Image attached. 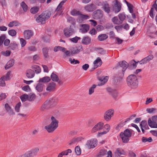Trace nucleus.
Instances as JSON below:
<instances>
[{
	"label": "nucleus",
	"mask_w": 157,
	"mask_h": 157,
	"mask_svg": "<svg viewBox=\"0 0 157 157\" xmlns=\"http://www.w3.org/2000/svg\"><path fill=\"white\" fill-rule=\"evenodd\" d=\"M51 15V12L48 10L45 11L38 16H36V21L37 22H40L43 24H44L45 21L50 18Z\"/></svg>",
	"instance_id": "nucleus-1"
},
{
	"label": "nucleus",
	"mask_w": 157,
	"mask_h": 157,
	"mask_svg": "<svg viewBox=\"0 0 157 157\" xmlns=\"http://www.w3.org/2000/svg\"><path fill=\"white\" fill-rule=\"evenodd\" d=\"M51 119V123L44 127L45 129L49 133L53 132L58 126V121L55 117H52Z\"/></svg>",
	"instance_id": "nucleus-2"
},
{
	"label": "nucleus",
	"mask_w": 157,
	"mask_h": 157,
	"mask_svg": "<svg viewBox=\"0 0 157 157\" xmlns=\"http://www.w3.org/2000/svg\"><path fill=\"white\" fill-rule=\"evenodd\" d=\"M127 81L128 85L132 88H137L138 85L137 78L134 75H129L127 77Z\"/></svg>",
	"instance_id": "nucleus-3"
},
{
	"label": "nucleus",
	"mask_w": 157,
	"mask_h": 157,
	"mask_svg": "<svg viewBox=\"0 0 157 157\" xmlns=\"http://www.w3.org/2000/svg\"><path fill=\"white\" fill-rule=\"evenodd\" d=\"M132 131L131 130L126 129L123 132L120 133V136L123 143H127L129 141V138L132 136Z\"/></svg>",
	"instance_id": "nucleus-4"
},
{
	"label": "nucleus",
	"mask_w": 157,
	"mask_h": 157,
	"mask_svg": "<svg viewBox=\"0 0 157 157\" xmlns=\"http://www.w3.org/2000/svg\"><path fill=\"white\" fill-rule=\"evenodd\" d=\"M97 144V140L95 139H92L87 141L85 146L88 149H90L94 147Z\"/></svg>",
	"instance_id": "nucleus-5"
},
{
	"label": "nucleus",
	"mask_w": 157,
	"mask_h": 157,
	"mask_svg": "<svg viewBox=\"0 0 157 157\" xmlns=\"http://www.w3.org/2000/svg\"><path fill=\"white\" fill-rule=\"evenodd\" d=\"M114 111L112 109H110L105 112L104 115V118L106 121H109L112 116L113 115Z\"/></svg>",
	"instance_id": "nucleus-6"
},
{
	"label": "nucleus",
	"mask_w": 157,
	"mask_h": 157,
	"mask_svg": "<svg viewBox=\"0 0 157 157\" xmlns=\"http://www.w3.org/2000/svg\"><path fill=\"white\" fill-rule=\"evenodd\" d=\"M157 117V116H153L152 117L151 119V118H149L148 123V125L152 128H157V124L156 123V118Z\"/></svg>",
	"instance_id": "nucleus-7"
},
{
	"label": "nucleus",
	"mask_w": 157,
	"mask_h": 157,
	"mask_svg": "<svg viewBox=\"0 0 157 157\" xmlns=\"http://www.w3.org/2000/svg\"><path fill=\"white\" fill-rule=\"evenodd\" d=\"M114 4L113 11L116 13L119 12L121 10V3L117 0H115L113 2Z\"/></svg>",
	"instance_id": "nucleus-8"
},
{
	"label": "nucleus",
	"mask_w": 157,
	"mask_h": 157,
	"mask_svg": "<svg viewBox=\"0 0 157 157\" xmlns=\"http://www.w3.org/2000/svg\"><path fill=\"white\" fill-rule=\"evenodd\" d=\"M75 33L74 29L71 26L65 28L64 30V33L65 36L68 37Z\"/></svg>",
	"instance_id": "nucleus-9"
},
{
	"label": "nucleus",
	"mask_w": 157,
	"mask_h": 157,
	"mask_svg": "<svg viewBox=\"0 0 157 157\" xmlns=\"http://www.w3.org/2000/svg\"><path fill=\"white\" fill-rule=\"evenodd\" d=\"M39 151V148L38 147H35L27 152L31 157H34L37 155Z\"/></svg>",
	"instance_id": "nucleus-10"
},
{
	"label": "nucleus",
	"mask_w": 157,
	"mask_h": 157,
	"mask_svg": "<svg viewBox=\"0 0 157 157\" xmlns=\"http://www.w3.org/2000/svg\"><path fill=\"white\" fill-rule=\"evenodd\" d=\"M104 123L102 122H100L97 123L92 128L91 132L94 133L98 130H101L103 128Z\"/></svg>",
	"instance_id": "nucleus-11"
},
{
	"label": "nucleus",
	"mask_w": 157,
	"mask_h": 157,
	"mask_svg": "<svg viewBox=\"0 0 157 157\" xmlns=\"http://www.w3.org/2000/svg\"><path fill=\"white\" fill-rule=\"evenodd\" d=\"M93 16L95 19H99L101 18L103 16V12L101 10H98L93 12Z\"/></svg>",
	"instance_id": "nucleus-12"
},
{
	"label": "nucleus",
	"mask_w": 157,
	"mask_h": 157,
	"mask_svg": "<svg viewBox=\"0 0 157 157\" xmlns=\"http://www.w3.org/2000/svg\"><path fill=\"white\" fill-rule=\"evenodd\" d=\"M107 153V156L106 157H112V153L110 151H109L107 152V151L105 150H101L98 155V157H102L105 155Z\"/></svg>",
	"instance_id": "nucleus-13"
},
{
	"label": "nucleus",
	"mask_w": 157,
	"mask_h": 157,
	"mask_svg": "<svg viewBox=\"0 0 157 157\" xmlns=\"http://www.w3.org/2000/svg\"><path fill=\"white\" fill-rule=\"evenodd\" d=\"M33 35V33L31 30H25L24 32V37L26 40L29 39Z\"/></svg>",
	"instance_id": "nucleus-14"
},
{
	"label": "nucleus",
	"mask_w": 157,
	"mask_h": 157,
	"mask_svg": "<svg viewBox=\"0 0 157 157\" xmlns=\"http://www.w3.org/2000/svg\"><path fill=\"white\" fill-rule=\"evenodd\" d=\"M154 58V56L152 54H150L147 57L142 59L140 62V64H144L146 63L147 62L152 60Z\"/></svg>",
	"instance_id": "nucleus-15"
},
{
	"label": "nucleus",
	"mask_w": 157,
	"mask_h": 157,
	"mask_svg": "<svg viewBox=\"0 0 157 157\" xmlns=\"http://www.w3.org/2000/svg\"><path fill=\"white\" fill-rule=\"evenodd\" d=\"M80 26V30L81 32L83 33H87L90 29V26L87 24H82Z\"/></svg>",
	"instance_id": "nucleus-16"
},
{
	"label": "nucleus",
	"mask_w": 157,
	"mask_h": 157,
	"mask_svg": "<svg viewBox=\"0 0 157 157\" xmlns=\"http://www.w3.org/2000/svg\"><path fill=\"white\" fill-rule=\"evenodd\" d=\"M102 9L106 13H109L110 12V8L109 4L106 2H103L102 3Z\"/></svg>",
	"instance_id": "nucleus-17"
},
{
	"label": "nucleus",
	"mask_w": 157,
	"mask_h": 157,
	"mask_svg": "<svg viewBox=\"0 0 157 157\" xmlns=\"http://www.w3.org/2000/svg\"><path fill=\"white\" fill-rule=\"evenodd\" d=\"M103 128L104 130V132H98V136H100V135L105 134L109 132L110 129V126L108 124H106L103 126Z\"/></svg>",
	"instance_id": "nucleus-18"
},
{
	"label": "nucleus",
	"mask_w": 157,
	"mask_h": 157,
	"mask_svg": "<svg viewBox=\"0 0 157 157\" xmlns=\"http://www.w3.org/2000/svg\"><path fill=\"white\" fill-rule=\"evenodd\" d=\"M5 108L6 112L8 113L10 115H14L15 114V113L8 104L6 103L5 104Z\"/></svg>",
	"instance_id": "nucleus-19"
},
{
	"label": "nucleus",
	"mask_w": 157,
	"mask_h": 157,
	"mask_svg": "<svg viewBox=\"0 0 157 157\" xmlns=\"http://www.w3.org/2000/svg\"><path fill=\"white\" fill-rule=\"evenodd\" d=\"M125 152L122 149L118 148L117 149L115 153V157H123L120 155H125Z\"/></svg>",
	"instance_id": "nucleus-20"
},
{
	"label": "nucleus",
	"mask_w": 157,
	"mask_h": 157,
	"mask_svg": "<svg viewBox=\"0 0 157 157\" xmlns=\"http://www.w3.org/2000/svg\"><path fill=\"white\" fill-rule=\"evenodd\" d=\"M84 138L82 137H79L73 138L70 142L69 145H71L72 144H75L76 143H78L82 140H83Z\"/></svg>",
	"instance_id": "nucleus-21"
},
{
	"label": "nucleus",
	"mask_w": 157,
	"mask_h": 157,
	"mask_svg": "<svg viewBox=\"0 0 157 157\" xmlns=\"http://www.w3.org/2000/svg\"><path fill=\"white\" fill-rule=\"evenodd\" d=\"M56 86V85L55 83L51 82L48 84L46 88V90L49 91H52L55 89Z\"/></svg>",
	"instance_id": "nucleus-22"
},
{
	"label": "nucleus",
	"mask_w": 157,
	"mask_h": 157,
	"mask_svg": "<svg viewBox=\"0 0 157 157\" xmlns=\"http://www.w3.org/2000/svg\"><path fill=\"white\" fill-rule=\"evenodd\" d=\"M91 41V38L88 36H84L82 40V43L86 45H88L89 44Z\"/></svg>",
	"instance_id": "nucleus-23"
},
{
	"label": "nucleus",
	"mask_w": 157,
	"mask_h": 157,
	"mask_svg": "<svg viewBox=\"0 0 157 157\" xmlns=\"http://www.w3.org/2000/svg\"><path fill=\"white\" fill-rule=\"evenodd\" d=\"M96 8V7L95 5L91 4L90 5H88L85 6V9L88 12H92Z\"/></svg>",
	"instance_id": "nucleus-24"
},
{
	"label": "nucleus",
	"mask_w": 157,
	"mask_h": 157,
	"mask_svg": "<svg viewBox=\"0 0 157 157\" xmlns=\"http://www.w3.org/2000/svg\"><path fill=\"white\" fill-rule=\"evenodd\" d=\"M48 102V101H47L44 102L40 108L41 110L45 111L51 108V106L49 105Z\"/></svg>",
	"instance_id": "nucleus-25"
},
{
	"label": "nucleus",
	"mask_w": 157,
	"mask_h": 157,
	"mask_svg": "<svg viewBox=\"0 0 157 157\" xmlns=\"http://www.w3.org/2000/svg\"><path fill=\"white\" fill-rule=\"evenodd\" d=\"M14 60L13 59H10L6 64L5 69L7 70L12 67L14 64Z\"/></svg>",
	"instance_id": "nucleus-26"
},
{
	"label": "nucleus",
	"mask_w": 157,
	"mask_h": 157,
	"mask_svg": "<svg viewBox=\"0 0 157 157\" xmlns=\"http://www.w3.org/2000/svg\"><path fill=\"white\" fill-rule=\"evenodd\" d=\"M35 75L34 71L31 69H29L27 70L26 72V76L29 78H33Z\"/></svg>",
	"instance_id": "nucleus-27"
},
{
	"label": "nucleus",
	"mask_w": 157,
	"mask_h": 157,
	"mask_svg": "<svg viewBox=\"0 0 157 157\" xmlns=\"http://www.w3.org/2000/svg\"><path fill=\"white\" fill-rule=\"evenodd\" d=\"M119 65L122 67L123 69V72H124L128 66V64L125 61H123L119 63Z\"/></svg>",
	"instance_id": "nucleus-28"
},
{
	"label": "nucleus",
	"mask_w": 157,
	"mask_h": 157,
	"mask_svg": "<svg viewBox=\"0 0 157 157\" xmlns=\"http://www.w3.org/2000/svg\"><path fill=\"white\" fill-rule=\"evenodd\" d=\"M101 60L99 58H98L96 60L94 61V68H95L100 66L102 64Z\"/></svg>",
	"instance_id": "nucleus-29"
},
{
	"label": "nucleus",
	"mask_w": 157,
	"mask_h": 157,
	"mask_svg": "<svg viewBox=\"0 0 157 157\" xmlns=\"http://www.w3.org/2000/svg\"><path fill=\"white\" fill-rule=\"evenodd\" d=\"M47 101H48V103L51 106V108L55 106L57 103V100L56 98H53L50 100H47Z\"/></svg>",
	"instance_id": "nucleus-30"
},
{
	"label": "nucleus",
	"mask_w": 157,
	"mask_h": 157,
	"mask_svg": "<svg viewBox=\"0 0 157 157\" xmlns=\"http://www.w3.org/2000/svg\"><path fill=\"white\" fill-rule=\"evenodd\" d=\"M42 51L44 58H48L49 57L48 53V48L47 47L44 48H42Z\"/></svg>",
	"instance_id": "nucleus-31"
},
{
	"label": "nucleus",
	"mask_w": 157,
	"mask_h": 157,
	"mask_svg": "<svg viewBox=\"0 0 157 157\" xmlns=\"http://www.w3.org/2000/svg\"><path fill=\"white\" fill-rule=\"evenodd\" d=\"M108 37V36L106 34H101L98 36V40L100 41H102L106 40Z\"/></svg>",
	"instance_id": "nucleus-32"
},
{
	"label": "nucleus",
	"mask_w": 157,
	"mask_h": 157,
	"mask_svg": "<svg viewBox=\"0 0 157 157\" xmlns=\"http://www.w3.org/2000/svg\"><path fill=\"white\" fill-rule=\"evenodd\" d=\"M108 78L109 77L107 76H106L103 78H100L99 80L101 82L100 84L98 85V86H101L103 85L107 82Z\"/></svg>",
	"instance_id": "nucleus-33"
},
{
	"label": "nucleus",
	"mask_w": 157,
	"mask_h": 157,
	"mask_svg": "<svg viewBox=\"0 0 157 157\" xmlns=\"http://www.w3.org/2000/svg\"><path fill=\"white\" fill-rule=\"evenodd\" d=\"M51 80L50 78L48 76H45L40 79L39 81L41 82H48Z\"/></svg>",
	"instance_id": "nucleus-34"
},
{
	"label": "nucleus",
	"mask_w": 157,
	"mask_h": 157,
	"mask_svg": "<svg viewBox=\"0 0 157 157\" xmlns=\"http://www.w3.org/2000/svg\"><path fill=\"white\" fill-rule=\"evenodd\" d=\"M112 21L113 23L116 25H120L122 24L120 20L118 19L117 17H114L112 19Z\"/></svg>",
	"instance_id": "nucleus-35"
},
{
	"label": "nucleus",
	"mask_w": 157,
	"mask_h": 157,
	"mask_svg": "<svg viewBox=\"0 0 157 157\" xmlns=\"http://www.w3.org/2000/svg\"><path fill=\"white\" fill-rule=\"evenodd\" d=\"M67 0H63L58 5L56 9V11H61L62 9V6L66 1Z\"/></svg>",
	"instance_id": "nucleus-36"
},
{
	"label": "nucleus",
	"mask_w": 157,
	"mask_h": 157,
	"mask_svg": "<svg viewBox=\"0 0 157 157\" xmlns=\"http://www.w3.org/2000/svg\"><path fill=\"white\" fill-rule=\"evenodd\" d=\"M51 78L53 82H57L59 80L58 76L54 72H52L51 74Z\"/></svg>",
	"instance_id": "nucleus-37"
},
{
	"label": "nucleus",
	"mask_w": 157,
	"mask_h": 157,
	"mask_svg": "<svg viewBox=\"0 0 157 157\" xmlns=\"http://www.w3.org/2000/svg\"><path fill=\"white\" fill-rule=\"evenodd\" d=\"M44 85L42 83L38 84L36 87V90L39 92H41L43 91Z\"/></svg>",
	"instance_id": "nucleus-38"
},
{
	"label": "nucleus",
	"mask_w": 157,
	"mask_h": 157,
	"mask_svg": "<svg viewBox=\"0 0 157 157\" xmlns=\"http://www.w3.org/2000/svg\"><path fill=\"white\" fill-rule=\"evenodd\" d=\"M21 6L24 12H26L28 10V7L24 2H22L21 3Z\"/></svg>",
	"instance_id": "nucleus-39"
},
{
	"label": "nucleus",
	"mask_w": 157,
	"mask_h": 157,
	"mask_svg": "<svg viewBox=\"0 0 157 157\" xmlns=\"http://www.w3.org/2000/svg\"><path fill=\"white\" fill-rule=\"evenodd\" d=\"M20 23L17 21H13L10 22L8 24V26L10 27H12L14 26H18Z\"/></svg>",
	"instance_id": "nucleus-40"
},
{
	"label": "nucleus",
	"mask_w": 157,
	"mask_h": 157,
	"mask_svg": "<svg viewBox=\"0 0 157 157\" xmlns=\"http://www.w3.org/2000/svg\"><path fill=\"white\" fill-rule=\"evenodd\" d=\"M118 17L121 22L122 23L123 21L125 20L126 16L124 13H120L118 15Z\"/></svg>",
	"instance_id": "nucleus-41"
},
{
	"label": "nucleus",
	"mask_w": 157,
	"mask_h": 157,
	"mask_svg": "<svg viewBox=\"0 0 157 157\" xmlns=\"http://www.w3.org/2000/svg\"><path fill=\"white\" fill-rule=\"evenodd\" d=\"M138 62H136L134 60L131 61L129 63L130 66L132 68H135L137 66V64Z\"/></svg>",
	"instance_id": "nucleus-42"
},
{
	"label": "nucleus",
	"mask_w": 157,
	"mask_h": 157,
	"mask_svg": "<svg viewBox=\"0 0 157 157\" xmlns=\"http://www.w3.org/2000/svg\"><path fill=\"white\" fill-rule=\"evenodd\" d=\"M29 95L26 94H24L20 97V98L21 101L23 102L26 101L27 100H28Z\"/></svg>",
	"instance_id": "nucleus-43"
},
{
	"label": "nucleus",
	"mask_w": 157,
	"mask_h": 157,
	"mask_svg": "<svg viewBox=\"0 0 157 157\" xmlns=\"http://www.w3.org/2000/svg\"><path fill=\"white\" fill-rule=\"evenodd\" d=\"M81 12L76 10H72L71 12V14L73 16H76L80 15Z\"/></svg>",
	"instance_id": "nucleus-44"
},
{
	"label": "nucleus",
	"mask_w": 157,
	"mask_h": 157,
	"mask_svg": "<svg viewBox=\"0 0 157 157\" xmlns=\"http://www.w3.org/2000/svg\"><path fill=\"white\" fill-rule=\"evenodd\" d=\"M142 140L144 143H145L147 142H151L152 141V140L151 137H149V138H147L144 137H142Z\"/></svg>",
	"instance_id": "nucleus-45"
},
{
	"label": "nucleus",
	"mask_w": 157,
	"mask_h": 157,
	"mask_svg": "<svg viewBox=\"0 0 157 157\" xmlns=\"http://www.w3.org/2000/svg\"><path fill=\"white\" fill-rule=\"evenodd\" d=\"M17 46V44L15 43H11L9 46V49H10L14 50L16 49Z\"/></svg>",
	"instance_id": "nucleus-46"
},
{
	"label": "nucleus",
	"mask_w": 157,
	"mask_h": 157,
	"mask_svg": "<svg viewBox=\"0 0 157 157\" xmlns=\"http://www.w3.org/2000/svg\"><path fill=\"white\" fill-rule=\"evenodd\" d=\"M66 49L60 46H58L55 47L54 48V51L55 52H56L59 50H61L63 52H64L65 50Z\"/></svg>",
	"instance_id": "nucleus-47"
},
{
	"label": "nucleus",
	"mask_w": 157,
	"mask_h": 157,
	"mask_svg": "<svg viewBox=\"0 0 157 157\" xmlns=\"http://www.w3.org/2000/svg\"><path fill=\"white\" fill-rule=\"evenodd\" d=\"M39 8L37 7H34L30 10V12L33 14H35L38 11Z\"/></svg>",
	"instance_id": "nucleus-48"
},
{
	"label": "nucleus",
	"mask_w": 157,
	"mask_h": 157,
	"mask_svg": "<svg viewBox=\"0 0 157 157\" xmlns=\"http://www.w3.org/2000/svg\"><path fill=\"white\" fill-rule=\"evenodd\" d=\"M96 86H97L96 85L94 84L90 88L89 91V95L91 94L94 92V90L96 88Z\"/></svg>",
	"instance_id": "nucleus-49"
},
{
	"label": "nucleus",
	"mask_w": 157,
	"mask_h": 157,
	"mask_svg": "<svg viewBox=\"0 0 157 157\" xmlns=\"http://www.w3.org/2000/svg\"><path fill=\"white\" fill-rule=\"evenodd\" d=\"M5 77L2 76L0 78V86H6V83L5 82Z\"/></svg>",
	"instance_id": "nucleus-50"
},
{
	"label": "nucleus",
	"mask_w": 157,
	"mask_h": 157,
	"mask_svg": "<svg viewBox=\"0 0 157 157\" xmlns=\"http://www.w3.org/2000/svg\"><path fill=\"white\" fill-rule=\"evenodd\" d=\"M29 95L28 101H33L36 98V96L34 94H29Z\"/></svg>",
	"instance_id": "nucleus-51"
},
{
	"label": "nucleus",
	"mask_w": 157,
	"mask_h": 157,
	"mask_svg": "<svg viewBox=\"0 0 157 157\" xmlns=\"http://www.w3.org/2000/svg\"><path fill=\"white\" fill-rule=\"evenodd\" d=\"M80 39V37L76 36L75 37L70 39V40L73 43H77L78 40Z\"/></svg>",
	"instance_id": "nucleus-52"
},
{
	"label": "nucleus",
	"mask_w": 157,
	"mask_h": 157,
	"mask_svg": "<svg viewBox=\"0 0 157 157\" xmlns=\"http://www.w3.org/2000/svg\"><path fill=\"white\" fill-rule=\"evenodd\" d=\"M80 18L83 20H87L90 18V16L87 14H83L81 13L80 16Z\"/></svg>",
	"instance_id": "nucleus-53"
},
{
	"label": "nucleus",
	"mask_w": 157,
	"mask_h": 157,
	"mask_svg": "<svg viewBox=\"0 0 157 157\" xmlns=\"http://www.w3.org/2000/svg\"><path fill=\"white\" fill-rule=\"evenodd\" d=\"M35 68V71L36 74H38L41 72L40 68L37 65L34 66L33 67V68Z\"/></svg>",
	"instance_id": "nucleus-54"
},
{
	"label": "nucleus",
	"mask_w": 157,
	"mask_h": 157,
	"mask_svg": "<svg viewBox=\"0 0 157 157\" xmlns=\"http://www.w3.org/2000/svg\"><path fill=\"white\" fill-rule=\"evenodd\" d=\"M9 34L11 36H14L16 35V31L13 29H11L9 31Z\"/></svg>",
	"instance_id": "nucleus-55"
},
{
	"label": "nucleus",
	"mask_w": 157,
	"mask_h": 157,
	"mask_svg": "<svg viewBox=\"0 0 157 157\" xmlns=\"http://www.w3.org/2000/svg\"><path fill=\"white\" fill-rule=\"evenodd\" d=\"M21 105V102H19L17 104L15 107V110L16 112H18L20 110V108Z\"/></svg>",
	"instance_id": "nucleus-56"
},
{
	"label": "nucleus",
	"mask_w": 157,
	"mask_h": 157,
	"mask_svg": "<svg viewBox=\"0 0 157 157\" xmlns=\"http://www.w3.org/2000/svg\"><path fill=\"white\" fill-rule=\"evenodd\" d=\"M75 151L76 154L77 155H80L81 154V149L78 146L76 147L75 149Z\"/></svg>",
	"instance_id": "nucleus-57"
},
{
	"label": "nucleus",
	"mask_w": 157,
	"mask_h": 157,
	"mask_svg": "<svg viewBox=\"0 0 157 157\" xmlns=\"http://www.w3.org/2000/svg\"><path fill=\"white\" fill-rule=\"evenodd\" d=\"M64 53L65 55L63 56L64 58H66V56H71L72 55L73 53L72 52H70L69 51L67 50L64 52Z\"/></svg>",
	"instance_id": "nucleus-58"
},
{
	"label": "nucleus",
	"mask_w": 157,
	"mask_h": 157,
	"mask_svg": "<svg viewBox=\"0 0 157 157\" xmlns=\"http://www.w3.org/2000/svg\"><path fill=\"white\" fill-rule=\"evenodd\" d=\"M20 42L22 47H24L26 44V40L22 38L20 39Z\"/></svg>",
	"instance_id": "nucleus-59"
},
{
	"label": "nucleus",
	"mask_w": 157,
	"mask_h": 157,
	"mask_svg": "<svg viewBox=\"0 0 157 157\" xmlns=\"http://www.w3.org/2000/svg\"><path fill=\"white\" fill-rule=\"evenodd\" d=\"M6 36L5 35H3L0 36V46L2 44Z\"/></svg>",
	"instance_id": "nucleus-60"
},
{
	"label": "nucleus",
	"mask_w": 157,
	"mask_h": 157,
	"mask_svg": "<svg viewBox=\"0 0 157 157\" xmlns=\"http://www.w3.org/2000/svg\"><path fill=\"white\" fill-rule=\"evenodd\" d=\"M71 151L70 149H68L66 151H62L63 155H68V153H70L71 152Z\"/></svg>",
	"instance_id": "nucleus-61"
},
{
	"label": "nucleus",
	"mask_w": 157,
	"mask_h": 157,
	"mask_svg": "<svg viewBox=\"0 0 157 157\" xmlns=\"http://www.w3.org/2000/svg\"><path fill=\"white\" fill-rule=\"evenodd\" d=\"M127 6L129 10V12L130 13H133V6L131 4L129 3L127 5Z\"/></svg>",
	"instance_id": "nucleus-62"
},
{
	"label": "nucleus",
	"mask_w": 157,
	"mask_h": 157,
	"mask_svg": "<svg viewBox=\"0 0 157 157\" xmlns=\"http://www.w3.org/2000/svg\"><path fill=\"white\" fill-rule=\"evenodd\" d=\"M110 94L113 98H115L117 95V91L113 89Z\"/></svg>",
	"instance_id": "nucleus-63"
},
{
	"label": "nucleus",
	"mask_w": 157,
	"mask_h": 157,
	"mask_svg": "<svg viewBox=\"0 0 157 157\" xmlns=\"http://www.w3.org/2000/svg\"><path fill=\"white\" fill-rule=\"evenodd\" d=\"M97 33V31L94 28H93L89 31V33L92 35H94Z\"/></svg>",
	"instance_id": "nucleus-64"
}]
</instances>
